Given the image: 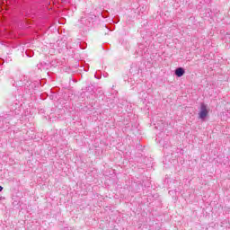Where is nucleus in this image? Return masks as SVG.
<instances>
[{
    "mask_svg": "<svg viewBox=\"0 0 230 230\" xmlns=\"http://www.w3.org/2000/svg\"><path fill=\"white\" fill-rule=\"evenodd\" d=\"M208 108L206 107V104L202 103L201 110L199 112L200 119H204V118H206L208 116Z\"/></svg>",
    "mask_w": 230,
    "mask_h": 230,
    "instance_id": "obj_1",
    "label": "nucleus"
},
{
    "mask_svg": "<svg viewBox=\"0 0 230 230\" xmlns=\"http://www.w3.org/2000/svg\"><path fill=\"white\" fill-rule=\"evenodd\" d=\"M184 73H185V71H184V68H182V67H179L175 70V75H176V76H178V78H181V76H183Z\"/></svg>",
    "mask_w": 230,
    "mask_h": 230,
    "instance_id": "obj_2",
    "label": "nucleus"
},
{
    "mask_svg": "<svg viewBox=\"0 0 230 230\" xmlns=\"http://www.w3.org/2000/svg\"><path fill=\"white\" fill-rule=\"evenodd\" d=\"M0 191H3V186H0Z\"/></svg>",
    "mask_w": 230,
    "mask_h": 230,
    "instance_id": "obj_3",
    "label": "nucleus"
}]
</instances>
